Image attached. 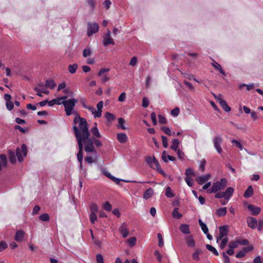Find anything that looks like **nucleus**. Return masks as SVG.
Masks as SVG:
<instances>
[{
    "mask_svg": "<svg viewBox=\"0 0 263 263\" xmlns=\"http://www.w3.org/2000/svg\"><path fill=\"white\" fill-rule=\"evenodd\" d=\"M161 129L168 136H171L172 135V132L169 127L162 126L161 127Z\"/></svg>",
    "mask_w": 263,
    "mask_h": 263,
    "instance_id": "obj_44",
    "label": "nucleus"
},
{
    "mask_svg": "<svg viewBox=\"0 0 263 263\" xmlns=\"http://www.w3.org/2000/svg\"><path fill=\"white\" fill-rule=\"evenodd\" d=\"M91 54H92V52H91V49L89 48H85L83 50V55L85 58L90 56Z\"/></svg>",
    "mask_w": 263,
    "mask_h": 263,
    "instance_id": "obj_43",
    "label": "nucleus"
},
{
    "mask_svg": "<svg viewBox=\"0 0 263 263\" xmlns=\"http://www.w3.org/2000/svg\"><path fill=\"white\" fill-rule=\"evenodd\" d=\"M205 247L209 251L212 252L215 255H216V256L219 255V253H218V251H217V250L212 246L208 244L205 246Z\"/></svg>",
    "mask_w": 263,
    "mask_h": 263,
    "instance_id": "obj_34",
    "label": "nucleus"
},
{
    "mask_svg": "<svg viewBox=\"0 0 263 263\" xmlns=\"http://www.w3.org/2000/svg\"><path fill=\"white\" fill-rule=\"evenodd\" d=\"M232 143L235 144L236 146H237L239 149H242L243 146L239 141L235 140H233L232 141Z\"/></svg>",
    "mask_w": 263,
    "mask_h": 263,
    "instance_id": "obj_57",
    "label": "nucleus"
},
{
    "mask_svg": "<svg viewBox=\"0 0 263 263\" xmlns=\"http://www.w3.org/2000/svg\"><path fill=\"white\" fill-rule=\"evenodd\" d=\"M219 234L217 237V242L223 237H226L229 232V226L227 225L220 226L219 227Z\"/></svg>",
    "mask_w": 263,
    "mask_h": 263,
    "instance_id": "obj_7",
    "label": "nucleus"
},
{
    "mask_svg": "<svg viewBox=\"0 0 263 263\" xmlns=\"http://www.w3.org/2000/svg\"><path fill=\"white\" fill-rule=\"evenodd\" d=\"M165 195L169 198L173 197L175 196L172 191L171 187H166L165 189Z\"/></svg>",
    "mask_w": 263,
    "mask_h": 263,
    "instance_id": "obj_38",
    "label": "nucleus"
},
{
    "mask_svg": "<svg viewBox=\"0 0 263 263\" xmlns=\"http://www.w3.org/2000/svg\"><path fill=\"white\" fill-rule=\"evenodd\" d=\"M137 64V58L136 57H133L129 62V65L132 66H135Z\"/></svg>",
    "mask_w": 263,
    "mask_h": 263,
    "instance_id": "obj_55",
    "label": "nucleus"
},
{
    "mask_svg": "<svg viewBox=\"0 0 263 263\" xmlns=\"http://www.w3.org/2000/svg\"><path fill=\"white\" fill-rule=\"evenodd\" d=\"M213 63H212L211 64L217 70H218L221 74H222L223 76H226V74L225 72L223 70V69L221 68V66L220 64H219L218 63L216 62L214 60H213Z\"/></svg>",
    "mask_w": 263,
    "mask_h": 263,
    "instance_id": "obj_20",
    "label": "nucleus"
},
{
    "mask_svg": "<svg viewBox=\"0 0 263 263\" xmlns=\"http://www.w3.org/2000/svg\"><path fill=\"white\" fill-rule=\"evenodd\" d=\"M40 210H41V208L39 205H35L33 209L32 215L37 214Z\"/></svg>",
    "mask_w": 263,
    "mask_h": 263,
    "instance_id": "obj_62",
    "label": "nucleus"
},
{
    "mask_svg": "<svg viewBox=\"0 0 263 263\" xmlns=\"http://www.w3.org/2000/svg\"><path fill=\"white\" fill-rule=\"evenodd\" d=\"M237 243L238 245H248L249 244V241L247 239H242V240L238 239V240H237Z\"/></svg>",
    "mask_w": 263,
    "mask_h": 263,
    "instance_id": "obj_58",
    "label": "nucleus"
},
{
    "mask_svg": "<svg viewBox=\"0 0 263 263\" xmlns=\"http://www.w3.org/2000/svg\"><path fill=\"white\" fill-rule=\"evenodd\" d=\"M24 236V232L23 231H17L15 234V240L16 241H22Z\"/></svg>",
    "mask_w": 263,
    "mask_h": 263,
    "instance_id": "obj_22",
    "label": "nucleus"
},
{
    "mask_svg": "<svg viewBox=\"0 0 263 263\" xmlns=\"http://www.w3.org/2000/svg\"><path fill=\"white\" fill-rule=\"evenodd\" d=\"M106 176L108 177L109 178L113 180L115 182H116L117 184H120V181L121 179L117 178L114 176H112L109 173H106L105 174Z\"/></svg>",
    "mask_w": 263,
    "mask_h": 263,
    "instance_id": "obj_35",
    "label": "nucleus"
},
{
    "mask_svg": "<svg viewBox=\"0 0 263 263\" xmlns=\"http://www.w3.org/2000/svg\"><path fill=\"white\" fill-rule=\"evenodd\" d=\"M157 236H158V238L159 239L158 245L160 247H161L163 246V241L162 236L160 233H158L157 234Z\"/></svg>",
    "mask_w": 263,
    "mask_h": 263,
    "instance_id": "obj_54",
    "label": "nucleus"
},
{
    "mask_svg": "<svg viewBox=\"0 0 263 263\" xmlns=\"http://www.w3.org/2000/svg\"><path fill=\"white\" fill-rule=\"evenodd\" d=\"M227 185V180L222 178L220 181H217L212 184V187L207 191L208 193H216L220 190L223 189Z\"/></svg>",
    "mask_w": 263,
    "mask_h": 263,
    "instance_id": "obj_2",
    "label": "nucleus"
},
{
    "mask_svg": "<svg viewBox=\"0 0 263 263\" xmlns=\"http://www.w3.org/2000/svg\"><path fill=\"white\" fill-rule=\"evenodd\" d=\"M119 232L123 238H126L129 234V231L127 228V224L123 222L119 228Z\"/></svg>",
    "mask_w": 263,
    "mask_h": 263,
    "instance_id": "obj_11",
    "label": "nucleus"
},
{
    "mask_svg": "<svg viewBox=\"0 0 263 263\" xmlns=\"http://www.w3.org/2000/svg\"><path fill=\"white\" fill-rule=\"evenodd\" d=\"M127 139V136L125 133H121L117 134V139L121 143L126 142Z\"/></svg>",
    "mask_w": 263,
    "mask_h": 263,
    "instance_id": "obj_17",
    "label": "nucleus"
},
{
    "mask_svg": "<svg viewBox=\"0 0 263 263\" xmlns=\"http://www.w3.org/2000/svg\"><path fill=\"white\" fill-rule=\"evenodd\" d=\"M118 128H120L122 129H126V128L124 126V124L125 123V120L123 118H120L118 119Z\"/></svg>",
    "mask_w": 263,
    "mask_h": 263,
    "instance_id": "obj_37",
    "label": "nucleus"
},
{
    "mask_svg": "<svg viewBox=\"0 0 263 263\" xmlns=\"http://www.w3.org/2000/svg\"><path fill=\"white\" fill-rule=\"evenodd\" d=\"M39 219L43 221H48L49 220L50 217L47 213H44L40 215Z\"/></svg>",
    "mask_w": 263,
    "mask_h": 263,
    "instance_id": "obj_39",
    "label": "nucleus"
},
{
    "mask_svg": "<svg viewBox=\"0 0 263 263\" xmlns=\"http://www.w3.org/2000/svg\"><path fill=\"white\" fill-rule=\"evenodd\" d=\"M99 30V26L97 23H92L91 24L89 23L88 24V28H87V35L90 36L92 35L93 34L98 32Z\"/></svg>",
    "mask_w": 263,
    "mask_h": 263,
    "instance_id": "obj_10",
    "label": "nucleus"
},
{
    "mask_svg": "<svg viewBox=\"0 0 263 263\" xmlns=\"http://www.w3.org/2000/svg\"><path fill=\"white\" fill-rule=\"evenodd\" d=\"M248 209L252 212V214L253 215H258L261 210L260 208L255 206L252 204H249L248 206Z\"/></svg>",
    "mask_w": 263,
    "mask_h": 263,
    "instance_id": "obj_15",
    "label": "nucleus"
},
{
    "mask_svg": "<svg viewBox=\"0 0 263 263\" xmlns=\"http://www.w3.org/2000/svg\"><path fill=\"white\" fill-rule=\"evenodd\" d=\"M145 161L149 166L153 169L156 170L159 167L160 164L159 162L155 157L152 158L150 156H147L146 158Z\"/></svg>",
    "mask_w": 263,
    "mask_h": 263,
    "instance_id": "obj_5",
    "label": "nucleus"
},
{
    "mask_svg": "<svg viewBox=\"0 0 263 263\" xmlns=\"http://www.w3.org/2000/svg\"><path fill=\"white\" fill-rule=\"evenodd\" d=\"M179 230L183 234H189L190 233L189 226L186 224H182L179 227Z\"/></svg>",
    "mask_w": 263,
    "mask_h": 263,
    "instance_id": "obj_21",
    "label": "nucleus"
},
{
    "mask_svg": "<svg viewBox=\"0 0 263 263\" xmlns=\"http://www.w3.org/2000/svg\"><path fill=\"white\" fill-rule=\"evenodd\" d=\"M7 244L4 241H2L0 242V252L5 250L7 248Z\"/></svg>",
    "mask_w": 263,
    "mask_h": 263,
    "instance_id": "obj_56",
    "label": "nucleus"
},
{
    "mask_svg": "<svg viewBox=\"0 0 263 263\" xmlns=\"http://www.w3.org/2000/svg\"><path fill=\"white\" fill-rule=\"evenodd\" d=\"M193 259L198 260L199 259V251L196 250V252L192 254Z\"/></svg>",
    "mask_w": 263,
    "mask_h": 263,
    "instance_id": "obj_52",
    "label": "nucleus"
},
{
    "mask_svg": "<svg viewBox=\"0 0 263 263\" xmlns=\"http://www.w3.org/2000/svg\"><path fill=\"white\" fill-rule=\"evenodd\" d=\"M245 255H246V254L245 253V251L242 250V251L238 252L236 254L235 256L236 258H242V257L245 256Z\"/></svg>",
    "mask_w": 263,
    "mask_h": 263,
    "instance_id": "obj_60",
    "label": "nucleus"
},
{
    "mask_svg": "<svg viewBox=\"0 0 263 263\" xmlns=\"http://www.w3.org/2000/svg\"><path fill=\"white\" fill-rule=\"evenodd\" d=\"M136 238L135 237H133L128 239L127 241L130 247H133L136 245Z\"/></svg>",
    "mask_w": 263,
    "mask_h": 263,
    "instance_id": "obj_45",
    "label": "nucleus"
},
{
    "mask_svg": "<svg viewBox=\"0 0 263 263\" xmlns=\"http://www.w3.org/2000/svg\"><path fill=\"white\" fill-rule=\"evenodd\" d=\"M78 68V65L77 64L74 63L72 65H69L68 66V69L69 70V72L73 74L76 72L77 69Z\"/></svg>",
    "mask_w": 263,
    "mask_h": 263,
    "instance_id": "obj_30",
    "label": "nucleus"
},
{
    "mask_svg": "<svg viewBox=\"0 0 263 263\" xmlns=\"http://www.w3.org/2000/svg\"><path fill=\"white\" fill-rule=\"evenodd\" d=\"M179 108L177 107L171 110V115L174 117H177L179 114Z\"/></svg>",
    "mask_w": 263,
    "mask_h": 263,
    "instance_id": "obj_50",
    "label": "nucleus"
},
{
    "mask_svg": "<svg viewBox=\"0 0 263 263\" xmlns=\"http://www.w3.org/2000/svg\"><path fill=\"white\" fill-rule=\"evenodd\" d=\"M111 208L112 206L108 201L105 202L103 205L104 209L107 211H110L111 210Z\"/></svg>",
    "mask_w": 263,
    "mask_h": 263,
    "instance_id": "obj_48",
    "label": "nucleus"
},
{
    "mask_svg": "<svg viewBox=\"0 0 263 263\" xmlns=\"http://www.w3.org/2000/svg\"><path fill=\"white\" fill-rule=\"evenodd\" d=\"M84 143H86V146L85 147V151L86 152L90 153L95 151L93 140L88 137L87 139L85 140V142Z\"/></svg>",
    "mask_w": 263,
    "mask_h": 263,
    "instance_id": "obj_8",
    "label": "nucleus"
},
{
    "mask_svg": "<svg viewBox=\"0 0 263 263\" xmlns=\"http://www.w3.org/2000/svg\"><path fill=\"white\" fill-rule=\"evenodd\" d=\"M186 244L189 247L193 248L195 247V243L192 235H188L185 237Z\"/></svg>",
    "mask_w": 263,
    "mask_h": 263,
    "instance_id": "obj_18",
    "label": "nucleus"
},
{
    "mask_svg": "<svg viewBox=\"0 0 263 263\" xmlns=\"http://www.w3.org/2000/svg\"><path fill=\"white\" fill-rule=\"evenodd\" d=\"M77 102L78 100L74 98L63 101V105L64 106L65 111L67 116H70L72 114V111L73 110V107Z\"/></svg>",
    "mask_w": 263,
    "mask_h": 263,
    "instance_id": "obj_3",
    "label": "nucleus"
},
{
    "mask_svg": "<svg viewBox=\"0 0 263 263\" xmlns=\"http://www.w3.org/2000/svg\"><path fill=\"white\" fill-rule=\"evenodd\" d=\"M76 138L78 142V147H79V152H83V143L85 142V140L87 138H82L77 133V130L76 132Z\"/></svg>",
    "mask_w": 263,
    "mask_h": 263,
    "instance_id": "obj_12",
    "label": "nucleus"
},
{
    "mask_svg": "<svg viewBox=\"0 0 263 263\" xmlns=\"http://www.w3.org/2000/svg\"><path fill=\"white\" fill-rule=\"evenodd\" d=\"M221 107L226 111L228 112L231 110V107L228 106L225 100H221L220 104Z\"/></svg>",
    "mask_w": 263,
    "mask_h": 263,
    "instance_id": "obj_29",
    "label": "nucleus"
},
{
    "mask_svg": "<svg viewBox=\"0 0 263 263\" xmlns=\"http://www.w3.org/2000/svg\"><path fill=\"white\" fill-rule=\"evenodd\" d=\"M222 241L219 245V247L221 249H223L224 247H226L228 241V238L227 237L222 238Z\"/></svg>",
    "mask_w": 263,
    "mask_h": 263,
    "instance_id": "obj_40",
    "label": "nucleus"
},
{
    "mask_svg": "<svg viewBox=\"0 0 263 263\" xmlns=\"http://www.w3.org/2000/svg\"><path fill=\"white\" fill-rule=\"evenodd\" d=\"M234 189L232 187H229L227 189L226 191L224 192L225 195V198L227 199H230V198L233 195L234 192Z\"/></svg>",
    "mask_w": 263,
    "mask_h": 263,
    "instance_id": "obj_26",
    "label": "nucleus"
},
{
    "mask_svg": "<svg viewBox=\"0 0 263 263\" xmlns=\"http://www.w3.org/2000/svg\"><path fill=\"white\" fill-rule=\"evenodd\" d=\"M257 226L258 230L261 231L263 228V220H259L258 221V225Z\"/></svg>",
    "mask_w": 263,
    "mask_h": 263,
    "instance_id": "obj_64",
    "label": "nucleus"
},
{
    "mask_svg": "<svg viewBox=\"0 0 263 263\" xmlns=\"http://www.w3.org/2000/svg\"><path fill=\"white\" fill-rule=\"evenodd\" d=\"M172 216L176 218L180 219L182 217V215L178 212V208H175L172 212Z\"/></svg>",
    "mask_w": 263,
    "mask_h": 263,
    "instance_id": "obj_33",
    "label": "nucleus"
},
{
    "mask_svg": "<svg viewBox=\"0 0 263 263\" xmlns=\"http://www.w3.org/2000/svg\"><path fill=\"white\" fill-rule=\"evenodd\" d=\"M185 181L189 186H192L193 185V180L189 176H186Z\"/></svg>",
    "mask_w": 263,
    "mask_h": 263,
    "instance_id": "obj_47",
    "label": "nucleus"
},
{
    "mask_svg": "<svg viewBox=\"0 0 263 263\" xmlns=\"http://www.w3.org/2000/svg\"><path fill=\"white\" fill-rule=\"evenodd\" d=\"M77 158L79 162L80 163V166H82V160H83V152H78L77 154Z\"/></svg>",
    "mask_w": 263,
    "mask_h": 263,
    "instance_id": "obj_49",
    "label": "nucleus"
},
{
    "mask_svg": "<svg viewBox=\"0 0 263 263\" xmlns=\"http://www.w3.org/2000/svg\"><path fill=\"white\" fill-rule=\"evenodd\" d=\"M161 138H162L163 146L165 148L167 147H168V142H167V137L164 136H161Z\"/></svg>",
    "mask_w": 263,
    "mask_h": 263,
    "instance_id": "obj_51",
    "label": "nucleus"
},
{
    "mask_svg": "<svg viewBox=\"0 0 263 263\" xmlns=\"http://www.w3.org/2000/svg\"><path fill=\"white\" fill-rule=\"evenodd\" d=\"M148 105H149L148 100L146 97H144L142 100V106L144 108H146L148 106Z\"/></svg>",
    "mask_w": 263,
    "mask_h": 263,
    "instance_id": "obj_53",
    "label": "nucleus"
},
{
    "mask_svg": "<svg viewBox=\"0 0 263 263\" xmlns=\"http://www.w3.org/2000/svg\"><path fill=\"white\" fill-rule=\"evenodd\" d=\"M90 213H97L98 211V206L95 203H92L90 206Z\"/></svg>",
    "mask_w": 263,
    "mask_h": 263,
    "instance_id": "obj_41",
    "label": "nucleus"
},
{
    "mask_svg": "<svg viewBox=\"0 0 263 263\" xmlns=\"http://www.w3.org/2000/svg\"><path fill=\"white\" fill-rule=\"evenodd\" d=\"M103 44L104 46H107L108 45H114L115 43L113 39L111 37L110 31L109 29L103 37Z\"/></svg>",
    "mask_w": 263,
    "mask_h": 263,
    "instance_id": "obj_9",
    "label": "nucleus"
},
{
    "mask_svg": "<svg viewBox=\"0 0 263 263\" xmlns=\"http://www.w3.org/2000/svg\"><path fill=\"white\" fill-rule=\"evenodd\" d=\"M96 260L98 263H104L103 257L101 254H98L97 255Z\"/></svg>",
    "mask_w": 263,
    "mask_h": 263,
    "instance_id": "obj_63",
    "label": "nucleus"
},
{
    "mask_svg": "<svg viewBox=\"0 0 263 263\" xmlns=\"http://www.w3.org/2000/svg\"><path fill=\"white\" fill-rule=\"evenodd\" d=\"M247 223L248 226L252 229H255L257 227V221L255 218L252 217H249L247 219Z\"/></svg>",
    "mask_w": 263,
    "mask_h": 263,
    "instance_id": "obj_13",
    "label": "nucleus"
},
{
    "mask_svg": "<svg viewBox=\"0 0 263 263\" xmlns=\"http://www.w3.org/2000/svg\"><path fill=\"white\" fill-rule=\"evenodd\" d=\"M222 256H223V257L224 258V263H230V258L226 254V253L225 252H223L222 253Z\"/></svg>",
    "mask_w": 263,
    "mask_h": 263,
    "instance_id": "obj_61",
    "label": "nucleus"
},
{
    "mask_svg": "<svg viewBox=\"0 0 263 263\" xmlns=\"http://www.w3.org/2000/svg\"><path fill=\"white\" fill-rule=\"evenodd\" d=\"M238 243L237 240L235 241H231L229 242L228 247L230 249H234L238 247Z\"/></svg>",
    "mask_w": 263,
    "mask_h": 263,
    "instance_id": "obj_42",
    "label": "nucleus"
},
{
    "mask_svg": "<svg viewBox=\"0 0 263 263\" xmlns=\"http://www.w3.org/2000/svg\"><path fill=\"white\" fill-rule=\"evenodd\" d=\"M179 144V141L177 139H173L172 141L171 148L176 151H177Z\"/></svg>",
    "mask_w": 263,
    "mask_h": 263,
    "instance_id": "obj_27",
    "label": "nucleus"
},
{
    "mask_svg": "<svg viewBox=\"0 0 263 263\" xmlns=\"http://www.w3.org/2000/svg\"><path fill=\"white\" fill-rule=\"evenodd\" d=\"M95 126L91 128V133L96 137L100 138L101 137V135L99 132V130L97 127V123H95Z\"/></svg>",
    "mask_w": 263,
    "mask_h": 263,
    "instance_id": "obj_23",
    "label": "nucleus"
},
{
    "mask_svg": "<svg viewBox=\"0 0 263 263\" xmlns=\"http://www.w3.org/2000/svg\"><path fill=\"white\" fill-rule=\"evenodd\" d=\"M56 86V84L53 80H47L45 82V86L50 89H53Z\"/></svg>",
    "mask_w": 263,
    "mask_h": 263,
    "instance_id": "obj_28",
    "label": "nucleus"
},
{
    "mask_svg": "<svg viewBox=\"0 0 263 263\" xmlns=\"http://www.w3.org/2000/svg\"><path fill=\"white\" fill-rule=\"evenodd\" d=\"M210 177L211 175L210 174H206V175L196 178V181L198 184H202L206 182L210 179Z\"/></svg>",
    "mask_w": 263,
    "mask_h": 263,
    "instance_id": "obj_14",
    "label": "nucleus"
},
{
    "mask_svg": "<svg viewBox=\"0 0 263 263\" xmlns=\"http://www.w3.org/2000/svg\"><path fill=\"white\" fill-rule=\"evenodd\" d=\"M90 221L92 223H94L97 221V217L96 213H90L89 215Z\"/></svg>",
    "mask_w": 263,
    "mask_h": 263,
    "instance_id": "obj_46",
    "label": "nucleus"
},
{
    "mask_svg": "<svg viewBox=\"0 0 263 263\" xmlns=\"http://www.w3.org/2000/svg\"><path fill=\"white\" fill-rule=\"evenodd\" d=\"M158 118H159V122L160 123H161V124H165V123H166V120L164 116L159 115L158 116Z\"/></svg>",
    "mask_w": 263,
    "mask_h": 263,
    "instance_id": "obj_59",
    "label": "nucleus"
},
{
    "mask_svg": "<svg viewBox=\"0 0 263 263\" xmlns=\"http://www.w3.org/2000/svg\"><path fill=\"white\" fill-rule=\"evenodd\" d=\"M74 125L72 129L76 136V132L82 138H87L90 136L87 122L85 118L77 115L73 120Z\"/></svg>",
    "mask_w": 263,
    "mask_h": 263,
    "instance_id": "obj_1",
    "label": "nucleus"
},
{
    "mask_svg": "<svg viewBox=\"0 0 263 263\" xmlns=\"http://www.w3.org/2000/svg\"><path fill=\"white\" fill-rule=\"evenodd\" d=\"M105 117L108 122H111L115 119L114 115L109 112L105 113Z\"/></svg>",
    "mask_w": 263,
    "mask_h": 263,
    "instance_id": "obj_36",
    "label": "nucleus"
},
{
    "mask_svg": "<svg viewBox=\"0 0 263 263\" xmlns=\"http://www.w3.org/2000/svg\"><path fill=\"white\" fill-rule=\"evenodd\" d=\"M154 194V191L151 188L149 187L148 189L144 193L143 195V198L145 199H147L151 197Z\"/></svg>",
    "mask_w": 263,
    "mask_h": 263,
    "instance_id": "obj_25",
    "label": "nucleus"
},
{
    "mask_svg": "<svg viewBox=\"0 0 263 263\" xmlns=\"http://www.w3.org/2000/svg\"><path fill=\"white\" fill-rule=\"evenodd\" d=\"M227 213V208H222L218 209L216 211V214L219 217L224 216Z\"/></svg>",
    "mask_w": 263,
    "mask_h": 263,
    "instance_id": "obj_31",
    "label": "nucleus"
},
{
    "mask_svg": "<svg viewBox=\"0 0 263 263\" xmlns=\"http://www.w3.org/2000/svg\"><path fill=\"white\" fill-rule=\"evenodd\" d=\"M7 163V158L5 154H2L0 155V171L3 168V167L6 166Z\"/></svg>",
    "mask_w": 263,
    "mask_h": 263,
    "instance_id": "obj_19",
    "label": "nucleus"
},
{
    "mask_svg": "<svg viewBox=\"0 0 263 263\" xmlns=\"http://www.w3.org/2000/svg\"><path fill=\"white\" fill-rule=\"evenodd\" d=\"M253 194V189L252 186H249L245 192L244 193L243 196L245 198H249Z\"/></svg>",
    "mask_w": 263,
    "mask_h": 263,
    "instance_id": "obj_24",
    "label": "nucleus"
},
{
    "mask_svg": "<svg viewBox=\"0 0 263 263\" xmlns=\"http://www.w3.org/2000/svg\"><path fill=\"white\" fill-rule=\"evenodd\" d=\"M27 146L25 144L22 145L21 148L17 147L16 149V155L19 162L23 161L24 157L27 155Z\"/></svg>",
    "mask_w": 263,
    "mask_h": 263,
    "instance_id": "obj_4",
    "label": "nucleus"
},
{
    "mask_svg": "<svg viewBox=\"0 0 263 263\" xmlns=\"http://www.w3.org/2000/svg\"><path fill=\"white\" fill-rule=\"evenodd\" d=\"M103 105V102L102 101H100L97 104V110L95 114V118H100L102 115V108Z\"/></svg>",
    "mask_w": 263,
    "mask_h": 263,
    "instance_id": "obj_16",
    "label": "nucleus"
},
{
    "mask_svg": "<svg viewBox=\"0 0 263 263\" xmlns=\"http://www.w3.org/2000/svg\"><path fill=\"white\" fill-rule=\"evenodd\" d=\"M214 147L218 154H221L222 152V149L221 147V144L222 142V138L219 136H215L213 140Z\"/></svg>",
    "mask_w": 263,
    "mask_h": 263,
    "instance_id": "obj_6",
    "label": "nucleus"
},
{
    "mask_svg": "<svg viewBox=\"0 0 263 263\" xmlns=\"http://www.w3.org/2000/svg\"><path fill=\"white\" fill-rule=\"evenodd\" d=\"M9 154V161L11 163H14L16 162V159H15V154L12 151H9L8 152Z\"/></svg>",
    "mask_w": 263,
    "mask_h": 263,
    "instance_id": "obj_32",
    "label": "nucleus"
}]
</instances>
